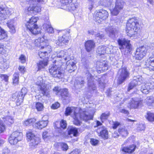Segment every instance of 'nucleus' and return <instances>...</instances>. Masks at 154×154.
Wrapping results in <instances>:
<instances>
[{"label": "nucleus", "mask_w": 154, "mask_h": 154, "mask_svg": "<svg viewBox=\"0 0 154 154\" xmlns=\"http://www.w3.org/2000/svg\"><path fill=\"white\" fill-rule=\"evenodd\" d=\"M145 102L148 106H151L154 103V97L152 96L147 97L145 100Z\"/></svg>", "instance_id": "nucleus-40"}, {"label": "nucleus", "mask_w": 154, "mask_h": 154, "mask_svg": "<svg viewBox=\"0 0 154 154\" xmlns=\"http://www.w3.org/2000/svg\"><path fill=\"white\" fill-rule=\"evenodd\" d=\"M70 30H62L58 31L59 34L62 33V36H59L58 39L56 41V43L57 45L60 46H63L68 43L70 39Z\"/></svg>", "instance_id": "nucleus-7"}, {"label": "nucleus", "mask_w": 154, "mask_h": 154, "mask_svg": "<svg viewBox=\"0 0 154 154\" xmlns=\"http://www.w3.org/2000/svg\"><path fill=\"white\" fill-rule=\"evenodd\" d=\"M26 137L28 139V140H30L33 138L34 137H36L35 134L31 131H29L27 132L26 133Z\"/></svg>", "instance_id": "nucleus-48"}, {"label": "nucleus", "mask_w": 154, "mask_h": 154, "mask_svg": "<svg viewBox=\"0 0 154 154\" xmlns=\"http://www.w3.org/2000/svg\"><path fill=\"white\" fill-rule=\"evenodd\" d=\"M62 63L61 61L56 60L53 65L49 68V72L53 77L58 79L61 78L63 77V71L60 69Z\"/></svg>", "instance_id": "nucleus-5"}, {"label": "nucleus", "mask_w": 154, "mask_h": 154, "mask_svg": "<svg viewBox=\"0 0 154 154\" xmlns=\"http://www.w3.org/2000/svg\"><path fill=\"white\" fill-rule=\"evenodd\" d=\"M96 68L98 72L105 71L108 69V64L107 61L100 60L96 63Z\"/></svg>", "instance_id": "nucleus-18"}, {"label": "nucleus", "mask_w": 154, "mask_h": 154, "mask_svg": "<svg viewBox=\"0 0 154 154\" xmlns=\"http://www.w3.org/2000/svg\"><path fill=\"white\" fill-rule=\"evenodd\" d=\"M47 1V0H28V2L32 4V5L30 6L27 10L35 14L40 12L41 9L39 4L45 3Z\"/></svg>", "instance_id": "nucleus-8"}, {"label": "nucleus", "mask_w": 154, "mask_h": 154, "mask_svg": "<svg viewBox=\"0 0 154 154\" xmlns=\"http://www.w3.org/2000/svg\"><path fill=\"white\" fill-rule=\"evenodd\" d=\"M85 59L82 58L81 61L84 66V75L86 78L87 81L88 89L89 93L91 94L96 93V87L94 82V76L91 75L94 70L89 66L88 61L85 60Z\"/></svg>", "instance_id": "nucleus-1"}, {"label": "nucleus", "mask_w": 154, "mask_h": 154, "mask_svg": "<svg viewBox=\"0 0 154 154\" xmlns=\"http://www.w3.org/2000/svg\"><path fill=\"white\" fill-rule=\"evenodd\" d=\"M130 101L131 102L128 105V107L130 108H136L142 103L140 100H137L136 99H134L133 98H132Z\"/></svg>", "instance_id": "nucleus-27"}, {"label": "nucleus", "mask_w": 154, "mask_h": 154, "mask_svg": "<svg viewBox=\"0 0 154 154\" xmlns=\"http://www.w3.org/2000/svg\"><path fill=\"white\" fill-rule=\"evenodd\" d=\"M136 146L133 144L129 147H124L122 149V151L125 152L131 153L134 151Z\"/></svg>", "instance_id": "nucleus-38"}, {"label": "nucleus", "mask_w": 154, "mask_h": 154, "mask_svg": "<svg viewBox=\"0 0 154 154\" xmlns=\"http://www.w3.org/2000/svg\"><path fill=\"white\" fill-rule=\"evenodd\" d=\"M119 46V48L121 50L127 51V53H130L131 49V45L130 41L124 38L120 37L117 41Z\"/></svg>", "instance_id": "nucleus-9"}, {"label": "nucleus", "mask_w": 154, "mask_h": 154, "mask_svg": "<svg viewBox=\"0 0 154 154\" xmlns=\"http://www.w3.org/2000/svg\"><path fill=\"white\" fill-rule=\"evenodd\" d=\"M146 65L148 66L149 70L154 71V51L152 52V55L147 60Z\"/></svg>", "instance_id": "nucleus-22"}, {"label": "nucleus", "mask_w": 154, "mask_h": 154, "mask_svg": "<svg viewBox=\"0 0 154 154\" xmlns=\"http://www.w3.org/2000/svg\"><path fill=\"white\" fill-rule=\"evenodd\" d=\"M72 112V109L70 107H67L65 112V115L66 116H68L70 115V113Z\"/></svg>", "instance_id": "nucleus-56"}, {"label": "nucleus", "mask_w": 154, "mask_h": 154, "mask_svg": "<svg viewBox=\"0 0 154 154\" xmlns=\"http://www.w3.org/2000/svg\"><path fill=\"white\" fill-rule=\"evenodd\" d=\"M94 113V109L90 107L89 108L87 107L82 110L80 109L78 113L75 112L73 116L74 119V124L76 125H80L81 122L80 119L85 122L92 119Z\"/></svg>", "instance_id": "nucleus-2"}, {"label": "nucleus", "mask_w": 154, "mask_h": 154, "mask_svg": "<svg viewBox=\"0 0 154 154\" xmlns=\"http://www.w3.org/2000/svg\"><path fill=\"white\" fill-rule=\"evenodd\" d=\"M44 47H42V48H43L44 49V51L47 54L48 53H49L51 51V46L49 45H46V44L43 45Z\"/></svg>", "instance_id": "nucleus-50"}, {"label": "nucleus", "mask_w": 154, "mask_h": 154, "mask_svg": "<svg viewBox=\"0 0 154 154\" xmlns=\"http://www.w3.org/2000/svg\"><path fill=\"white\" fill-rule=\"evenodd\" d=\"M15 24L14 20L13 19L8 20L7 23V26L10 29V31L12 33H14L16 32Z\"/></svg>", "instance_id": "nucleus-28"}, {"label": "nucleus", "mask_w": 154, "mask_h": 154, "mask_svg": "<svg viewBox=\"0 0 154 154\" xmlns=\"http://www.w3.org/2000/svg\"><path fill=\"white\" fill-rule=\"evenodd\" d=\"M12 10L8 8H4L0 6V20L2 18L6 19L11 15Z\"/></svg>", "instance_id": "nucleus-19"}, {"label": "nucleus", "mask_w": 154, "mask_h": 154, "mask_svg": "<svg viewBox=\"0 0 154 154\" xmlns=\"http://www.w3.org/2000/svg\"><path fill=\"white\" fill-rule=\"evenodd\" d=\"M4 47V45L3 44L0 43V54H3L5 52Z\"/></svg>", "instance_id": "nucleus-60"}, {"label": "nucleus", "mask_w": 154, "mask_h": 154, "mask_svg": "<svg viewBox=\"0 0 154 154\" xmlns=\"http://www.w3.org/2000/svg\"><path fill=\"white\" fill-rule=\"evenodd\" d=\"M57 145L58 146H60L63 151H67L68 149L67 145L64 143H57Z\"/></svg>", "instance_id": "nucleus-47"}, {"label": "nucleus", "mask_w": 154, "mask_h": 154, "mask_svg": "<svg viewBox=\"0 0 154 154\" xmlns=\"http://www.w3.org/2000/svg\"><path fill=\"white\" fill-rule=\"evenodd\" d=\"M81 152L80 149H76L72 152H71L69 154H79Z\"/></svg>", "instance_id": "nucleus-63"}, {"label": "nucleus", "mask_w": 154, "mask_h": 154, "mask_svg": "<svg viewBox=\"0 0 154 154\" xmlns=\"http://www.w3.org/2000/svg\"><path fill=\"white\" fill-rule=\"evenodd\" d=\"M125 3L122 0H116L114 8L111 10L112 14L114 16L117 15L124 7Z\"/></svg>", "instance_id": "nucleus-17"}, {"label": "nucleus", "mask_w": 154, "mask_h": 154, "mask_svg": "<svg viewBox=\"0 0 154 154\" xmlns=\"http://www.w3.org/2000/svg\"><path fill=\"white\" fill-rule=\"evenodd\" d=\"M5 123L8 125L12 124L14 122L13 118L11 116H7L5 117Z\"/></svg>", "instance_id": "nucleus-45"}, {"label": "nucleus", "mask_w": 154, "mask_h": 154, "mask_svg": "<svg viewBox=\"0 0 154 154\" xmlns=\"http://www.w3.org/2000/svg\"><path fill=\"white\" fill-rule=\"evenodd\" d=\"M150 89L148 83L143 84L141 87V91L144 94H147L149 92Z\"/></svg>", "instance_id": "nucleus-37"}, {"label": "nucleus", "mask_w": 154, "mask_h": 154, "mask_svg": "<svg viewBox=\"0 0 154 154\" xmlns=\"http://www.w3.org/2000/svg\"><path fill=\"white\" fill-rule=\"evenodd\" d=\"M23 139V134L17 131L13 132L9 138L10 143L11 145L16 144L18 141Z\"/></svg>", "instance_id": "nucleus-15"}, {"label": "nucleus", "mask_w": 154, "mask_h": 154, "mask_svg": "<svg viewBox=\"0 0 154 154\" xmlns=\"http://www.w3.org/2000/svg\"><path fill=\"white\" fill-rule=\"evenodd\" d=\"M10 151L8 148H5L3 150L2 154H9Z\"/></svg>", "instance_id": "nucleus-64"}, {"label": "nucleus", "mask_w": 154, "mask_h": 154, "mask_svg": "<svg viewBox=\"0 0 154 154\" xmlns=\"http://www.w3.org/2000/svg\"><path fill=\"white\" fill-rule=\"evenodd\" d=\"M85 46L86 51L89 52L94 48L95 43L92 40H88L85 42Z\"/></svg>", "instance_id": "nucleus-23"}, {"label": "nucleus", "mask_w": 154, "mask_h": 154, "mask_svg": "<svg viewBox=\"0 0 154 154\" xmlns=\"http://www.w3.org/2000/svg\"><path fill=\"white\" fill-rule=\"evenodd\" d=\"M95 37L97 39H102L105 38L103 34H100V33H98L96 34L95 35Z\"/></svg>", "instance_id": "nucleus-55"}, {"label": "nucleus", "mask_w": 154, "mask_h": 154, "mask_svg": "<svg viewBox=\"0 0 154 154\" xmlns=\"http://www.w3.org/2000/svg\"><path fill=\"white\" fill-rule=\"evenodd\" d=\"M27 93V90L25 88H22L20 91L16 92L12 95V100L15 101L16 100L17 105H19L23 100V98Z\"/></svg>", "instance_id": "nucleus-12"}, {"label": "nucleus", "mask_w": 154, "mask_h": 154, "mask_svg": "<svg viewBox=\"0 0 154 154\" xmlns=\"http://www.w3.org/2000/svg\"><path fill=\"white\" fill-rule=\"evenodd\" d=\"M36 84L37 85L39 86V88L43 95L47 97L49 96L50 87L48 85L45 84L41 77L40 76L38 78Z\"/></svg>", "instance_id": "nucleus-10"}, {"label": "nucleus", "mask_w": 154, "mask_h": 154, "mask_svg": "<svg viewBox=\"0 0 154 154\" xmlns=\"http://www.w3.org/2000/svg\"><path fill=\"white\" fill-rule=\"evenodd\" d=\"M106 31L108 34L109 36L113 39L116 38L117 33V31L115 29L112 27L106 28Z\"/></svg>", "instance_id": "nucleus-24"}, {"label": "nucleus", "mask_w": 154, "mask_h": 154, "mask_svg": "<svg viewBox=\"0 0 154 154\" xmlns=\"http://www.w3.org/2000/svg\"><path fill=\"white\" fill-rule=\"evenodd\" d=\"M143 81L142 77L139 76H134L133 80L131 82L129 85L128 89L129 90L132 89L134 87L137 85H140Z\"/></svg>", "instance_id": "nucleus-20"}, {"label": "nucleus", "mask_w": 154, "mask_h": 154, "mask_svg": "<svg viewBox=\"0 0 154 154\" xmlns=\"http://www.w3.org/2000/svg\"><path fill=\"white\" fill-rule=\"evenodd\" d=\"M48 123L47 121H41L35 124V127L39 129H42L46 127Z\"/></svg>", "instance_id": "nucleus-33"}, {"label": "nucleus", "mask_w": 154, "mask_h": 154, "mask_svg": "<svg viewBox=\"0 0 154 154\" xmlns=\"http://www.w3.org/2000/svg\"><path fill=\"white\" fill-rule=\"evenodd\" d=\"M55 127L56 131L59 133H62L63 129L66 128L67 126L66 121L64 120H62L60 122H56L55 123Z\"/></svg>", "instance_id": "nucleus-21"}, {"label": "nucleus", "mask_w": 154, "mask_h": 154, "mask_svg": "<svg viewBox=\"0 0 154 154\" xmlns=\"http://www.w3.org/2000/svg\"><path fill=\"white\" fill-rule=\"evenodd\" d=\"M148 48V47L142 46L137 48L135 53L136 59L140 60L143 58L146 55Z\"/></svg>", "instance_id": "nucleus-16"}, {"label": "nucleus", "mask_w": 154, "mask_h": 154, "mask_svg": "<svg viewBox=\"0 0 154 154\" xmlns=\"http://www.w3.org/2000/svg\"><path fill=\"white\" fill-rule=\"evenodd\" d=\"M107 48L106 46L101 45L99 46L96 50L97 55L99 56L104 55L106 53V50Z\"/></svg>", "instance_id": "nucleus-31"}, {"label": "nucleus", "mask_w": 154, "mask_h": 154, "mask_svg": "<svg viewBox=\"0 0 154 154\" xmlns=\"http://www.w3.org/2000/svg\"><path fill=\"white\" fill-rule=\"evenodd\" d=\"M5 128L2 121L0 120V133L3 131L5 130Z\"/></svg>", "instance_id": "nucleus-59"}, {"label": "nucleus", "mask_w": 154, "mask_h": 154, "mask_svg": "<svg viewBox=\"0 0 154 154\" xmlns=\"http://www.w3.org/2000/svg\"><path fill=\"white\" fill-rule=\"evenodd\" d=\"M7 36V35L5 31L0 27V40L5 39Z\"/></svg>", "instance_id": "nucleus-42"}, {"label": "nucleus", "mask_w": 154, "mask_h": 154, "mask_svg": "<svg viewBox=\"0 0 154 154\" xmlns=\"http://www.w3.org/2000/svg\"><path fill=\"white\" fill-rule=\"evenodd\" d=\"M1 69H7L9 67L8 63L6 62H3L0 66Z\"/></svg>", "instance_id": "nucleus-57"}, {"label": "nucleus", "mask_w": 154, "mask_h": 154, "mask_svg": "<svg viewBox=\"0 0 154 154\" xmlns=\"http://www.w3.org/2000/svg\"><path fill=\"white\" fill-rule=\"evenodd\" d=\"M72 53L71 49L61 51L57 54V58H60V61L63 63L66 62V70L70 73L73 72L76 69L75 63L71 60L70 55Z\"/></svg>", "instance_id": "nucleus-3"}, {"label": "nucleus", "mask_w": 154, "mask_h": 154, "mask_svg": "<svg viewBox=\"0 0 154 154\" xmlns=\"http://www.w3.org/2000/svg\"><path fill=\"white\" fill-rule=\"evenodd\" d=\"M48 61V60L46 59L40 61L37 63L36 64V66L37 68H38V70H39L45 68L47 65Z\"/></svg>", "instance_id": "nucleus-30"}, {"label": "nucleus", "mask_w": 154, "mask_h": 154, "mask_svg": "<svg viewBox=\"0 0 154 154\" xmlns=\"http://www.w3.org/2000/svg\"><path fill=\"white\" fill-rule=\"evenodd\" d=\"M44 39L43 38H39L35 40L33 43L35 46L41 48L44 47V46L46 44V42L44 41Z\"/></svg>", "instance_id": "nucleus-25"}, {"label": "nucleus", "mask_w": 154, "mask_h": 154, "mask_svg": "<svg viewBox=\"0 0 154 154\" xmlns=\"http://www.w3.org/2000/svg\"><path fill=\"white\" fill-rule=\"evenodd\" d=\"M29 146L32 148H34L40 142V139L37 137H34L30 140Z\"/></svg>", "instance_id": "nucleus-26"}, {"label": "nucleus", "mask_w": 154, "mask_h": 154, "mask_svg": "<svg viewBox=\"0 0 154 154\" xmlns=\"http://www.w3.org/2000/svg\"><path fill=\"white\" fill-rule=\"evenodd\" d=\"M43 28L47 32L49 33H52L54 32L53 28L51 26L50 23L48 22L43 25Z\"/></svg>", "instance_id": "nucleus-34"}, {"label": "nucleus", "mask_w": 154, "mask_h": 154, "mask_svg": "<svg viewBox=\"0 0 154 154\" xmlns=\"http://www.w3.org/2000/svg\"><path fill=\"white\" fill-rule=\"evenodd\" d=\"M60 2L63 5H68L72 3V0H61Z\"/></svg>", "instance_id": "nucleus-53"}, {"label": "nucleus", "mask_w": 154, "mask_h": 154, "mask_svg": "<svg viewBox=\"0 0 154 154\" xmlns=\"http://www.w3.org/2000/svg\"><path fill=\"white\" fill-rule=\"evenodd\" d=\"M130 75L129 72L127 68L123 67L120 69L118 72V84L119 85L122 84L127 79L129 78Z\"/></svg>", "instance_id": "nucleus-11"}, {"label": "nucleus", "mask_w": 154, "mask_h": 154, "mask_svg": "<svg viewBox=\"0 0 154 154\" xmlns=\"http://www.w3.org/2000/svg\"><path fill=\"white\" fill-rule=\"evenodd\" d=\"M60 106V104L58 102H56L53 104L51 106V108L53 109H55L59 108Z\"/></svg>", "instance_id": "nucleus-61"}, {"label": "nucleus", "mask_w": 154, "mask_h": 154, "mask_svg": "<svg viewBox=\"0 0 154 154\" xmlns=\"http://www.w3.org/2000/svg\"><path fill=\"white\" fill-rule=\"evenodd\" d=\"M35 122V119L34 118L28 119L24 122L23 125L26 126H29L32 125L34 127H35L34 125H33V124Z\"/></svg>", "instance_id": "nucleus-39"}, {"label": "nucleus", "mask_w": 154, "mask_h": 154, "mask_svg": "<svg viewBox=\"0 0 154 154\" xmlns=\"http://www.w3.org/2000/svg\"><path fill=\"white\" fill-rule=\"evenodd\" d=\"M146 118L149 121H154V113L148 112L146 116Z\"/></svg>", "instance_id": "nucleus-46"}, {"label": "nucleus", "mask_w": 154, "mask_h": 154, "mask_svg": "<svg viewBox=\"0 0 154 154\" xmlns=\"http://www.w3.org/2000/svg\"><path fill=\"white\" fill-rule=\"evenodd\" d=\"M85 82L82 78H79L75 80L74 86L77 89L82 88L85 83Z\"/></svg>", "instance_id": "nucleus-29"}, {"label": "nucleus", "mask_w": 154, "mask_h": 154, "mask_svg": "<svg viewBox=\"0 0 154 154\" xmlns=\"http://www.w3.org/2000/svg\"><path fill=\"white\" fill-rule=\"evenodd\" d=\"M61 96L63 99L66 100L69 98V94L68 93V89L66 88L61 89L60 90Z\"/></svg>", "instance_id": "nucleus-36"}, {"label": "nucleus", "mask_w": 154, "mask_h": 154, "mask_svg": "<svg viewBox=\"0 0 154 154\" xmlns=\"http://www.w3.org/2000/svg\"><path fill=\"white\" fill-rule=\"evenodd\" d=\"M90 142L92 145L96 146L98 144L99 141L96 139H91Z\"/></svg>", "instance_id": "nucleus-54"}, {"label": "nucleus", "mask_w": 154, "mask_h": 154, "mask_svg": "<svg viewBox=\"0 0 154 154\" xmlns=\"http://www.w3.org/2000/svg\"><path fill=\"white\" fill-rule=\"evenodd\" d=\"M126 27L127 35L130 37H133L137 34L139 29L138 20L135 18L129 19L127 22Z\"/></svg>", "instance_id": "nucleus-4"}, {"label": "nucleus", "mask_w": 154, "mask_h": 154, "mask_svg": "<svg viewBox=\"0 0 154 154\" xmlns=\"http://www.w3.org/2000/svg\"><path fill=\"white\" fill-rule=\"evenodd\" d=\"M19 74L18 72H15L13 75V81L14 84L16 85L18 84L19 81Z\"/></svg>", "instance_id": "nucleus-41"}, {"label": "nucleus", "mask_w": 154, "mask_h": 154, "mask_svg": "<svg viewBox=\"0 0 154 154\" xmlns=\"http://www.w3.org/2000/svg\"><path fill=\"white\" fill-rule=\"evenodd\" d=\"M19 59L21 63L23 64L26 63V57L24 55L21 54L19 58Z\"/></svg>", "instance_id": "nucleus-51"}, {"label": "nucleus", "mask_w": 154, "mask_h": 154, "mask_svg": "<svg viewBox=\"0 0 154 154\" xmlns=\"http://www.w3.org/2000/svg\"><path fill=\"white\" fill-rule=\"evenodd\" d=\"M35 108L38 111H42L44 108L43 104L40 102H37L35 104Z\"/></svg>", "instance_id": "nucleus-44"}, {"label": "nucleus", "mask_w": 154, "mask_h": 154, "mask_svg": "<svg viewBox=\"0 0 154 154\" xmlns=\"http://www.w3.org/2000/svg\"><path fill=\"white\" fill-rule=\"evenodd\" d=\"M108 16V12L106 10L100 9L94 12V17L96 21L100 23L102 20L107 19Z\"/></svg>", "instance_id": "nucleus-13"}, {"label": "nucleus", "mask_w": 154, "mask_h": 154, "mask_svg": "<svg viewBox=\"0 0 154 154\" xmlns=\"http://www.w3.org/2000/svg\"><path fill=\"white\" fill-rule=\"evenodd\" d=\"M119 133L122 137H126L127 136L128 133L127 129L125 128L119 129Z\"/></svg>", "instance_id": "nucleus-43"}, {"label": "nucleus", "mask_w": 154, "mask_h": 154, "mask_svg": "<svg viewBox=\"0 0 154 154\" xmlns=\"http://www.w3.org/2000/svg\"><path fill=\"white\" fill-rule=\"evenodd\" d=\"M109 113H102L100 116V119L102 122H103L106 120H107L109 116Z\"/></svg>", "instance_id": "nucleus-49"}, {"label": "nucleus", "mask_w": 154, "mask_h": 154, "mask_svg": "<svg viewBox=\"0 0 154 154\" xmlns=\"http://www.w3.org/2000/svg\"><path fill=\"white\" fill-rule=\"evenodd\" d=\"M78 133V130L75 128L70 127L68 128V135L71 137L72 136L77 137Z\"/></svg>", "instance_id": "nucleus-32"}, {"label": "nucleus", "mask_w": 154, "mask_h": 154, "mask_svg": "<svg viewBox=\"0 0 154 154\" xmlns=\"http://www.w3.org/2000/svg\"><path fill=\"white\" fill-rule=\"evenodd\" d=\"M0 77L3 80H5L6 82L8 81V76L5 74H0Z\"/></svg>", "instance_id": "nucleus-58"}, {"label": "nucleus", "mask_w": 154, "mask_h": 154, "mask_svg": "<svg viewBox=\"0 0 154 154\" xmlns=\"http://www.w3.org/2000/svg\"><path fill=\"white\" fill-rule=\"evenodd\" d=\"M38 19L37 17H32L26 24L27 28L33 34H38L40 33V29L35 24Z\"/></svg>", "instance_id": "nucleus-6"}, {"label": "nucleus", "mask_w": 154, "mask_h": 154, "mask_svg": "<svg viewBox=\"0 0 154 154\" xmlns=\"http://www.w3.org/2000/svg\"><path fill=\"white\" fill-rule=\"evenodd\" d=\"M97 127L96 131L99 136H101L104 139H107L108 138V132L106 128L105 127L102 126V124L99 121H97L96 126L94 127Z\"/></svg>", "instance_id": "nucleus-14"}, {"label": "nucleus", "mask_w": 154, "mask_h": 154, "mask_svg": "<svg viewBox=\"0 0 154 154\" xmlns=\"http://www.w3.org/2000/svg\"><path fill=\"white\" fill-rule=\"evenodd\" d=\"M99 3L101 5L105 7H110L113 4V0H100Z\"/></svg>", "instance_id": "nucleus-35"}, {"label": "nucleus", "mask_w": 154, "mask_h": 154, "mask_svg": "<svg viewBox=\"0 0 154 154\" xmlns=\"http://www.w3.org/2000/svg\"><path fill=\"white\" fill-rule=\"evenodd\" d=\"M44 51H40L38 52L39 56L40 58H42L43 57L45 56L46 55H47V54H46Z\"/></svg>", "instance_id": "nucleus-62"}, {"label": "nucleus", "mask_w": 154, "mask_h": 154, "mask_svg": "<svg viewBox=\"0 0 154 154\" xmlns=\"http://www.w3.org/2000/svg\"><path fill=\"white\" fill-rule=\"evenodd\" d=\"M99 86L101 88H104L105 87V84L103 80L102 81L101 79H99L98 81Z\"/></svg>", "instance_id": "nucleus-52"}]
</instances>
